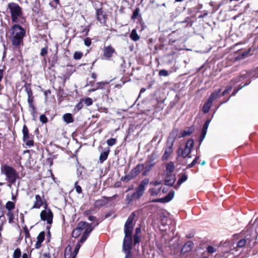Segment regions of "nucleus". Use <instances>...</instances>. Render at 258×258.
<instances>
[{"label":"nucleus","mask_w":258,"mask_h":258,"mask_svg":"<svg viewBox=\"0 0 258 258\" xmlns=\"http://www.w3.org/2000/svg\"><path fill=\"white\" fill-rule=\"evenodd\" d=\"M134 216L131 215L124 225L125 237L123 242V250L125 253V258H131V257L132 233L134 227Z\"/></svg>","instance_id":"1"},{"label":"nucleus","mask_w":258,"mask_h":258,"mask_svg":"<svg viewBox=\"0 0 258 258\" xmlns=\"http://www.w3.org/2000/svg\"><path fill=\"white\" fill-rule=\"evenodd\" d=\"M98 224V222L91 224H88L86 222H80L78 223L77 227L73 230L72 236L75 238L78 237L83 230H84V234L81 238L80 242H84L87 238L89 233Z\"/></svg>","instance_id":"2"},{"label":"nucleus","mask_w":258,"mask_h":258,"mask_svg":"<svg viewBox=\"0 0 258 258\" xmlns=\"http://www.w3.org/2000/svg\"><path fill=\"white\" fill-rule=\"evenodd\" d=\"M9 37L13 45L19 46L25 35V30L18 25H14L9 30Z\"/></svg>","instance_id":"3"},{"label":"nucleus","mask_w":258,"mask_h":258,"mask_svg":"<svg viewBox=\"0 0 258 258\" xmlns=\"http://www.w3.org/2000/svg\"><path fill=\"white\" fill-rule=\"evenodd\" d=\"M1 171L2 174L5 175L6 180L9 183L8 186L10 188H12V184L14 183L17 179L20 178L19 175L16 170L6 164L2 165Z\"/></svg>","instance_id":"4"},{"label":"nucleus","mask_w":258,"mask_h":258,"mask_svg":"<svg viewBox=\"0 0 258 258\" xmlns=\"http://www.w3.org/2000/svg\"><path fill=\"white\" fill-rule=\"evenodd\" d=\"M161 184V181L158 180H155L150 182V187L148 192L151 196L156 197L161 195L162 191Z\"/></svg>","instance_id":"5"},{"label":"nucleus","mask_w":258,"mask_h":258,"mask_svg":"<svg viewBox=\"0 0 258 258\" xmlns=\"http://www.w3.org/2000/svg\"><path fill=\"white\" fill-rule=\"evenodd\" d=\"M194 144V141L193 140L190 139L188 140L186 143L184 149L182 148H179L178 149L177 152L178 156H181L184 158L186 157L189 158H191L190 153L192 148H193Z\"/></svg>","instance_id":"6"},{"label":"nucleus","mask_w":258,"mask_h":258,"mask_svg":"<svg viewBox=\"0 0 258 258\" xmlns=\"http://www.w3.org/2000/svg\"><path fill=\"white\" fill-rule=\"evenodd\" d=\"M12 20L13 22H18L19 18L21 17L22 11L19 5L15 3H11L9 5Z\"/></svg>","instance_id":"7"},{"label":"nucleus","mask_w":258,"mask_h":258,"mask_svg":"<svg viewBox=\"0 0 258 258\" xmlns=\"http://www.w3.org/2000/svg\"><path fill=\"white\" fill-rule=\"evenodd\" d=\"M44 209L40 213V218L42 221H46L48 224H51L52 222L53 219V213L51 211L47 208L46 207H44Z\"/></svg>","instance_id":"8"},{"label":"nucleus","mask_w":258,"mask_h":258,"mask_svg":"<svg viewBox=\"0 0 258 258\" xmlns=\"http://www.w3.org/2000/svg\"><path fill=\"white\" fill-rule=\"evenodd\" d=\"M148 183L149 180L148 179L143 180L137 188L136 191L133 195V198H140L143 195L145 187Z\"/></svg>","instance_id":"9"},{"label":"nucleus","mask_w":258,"mask_h":258,"mask_svg":"<svg viewBox=\"0 0 258 258\" xmlns=\"http://www.w3.org/2000/svg\"><path fill=\"white\" fill-rule=\"evenodd\" d=\"M22 132L23 134V141L26 143L27 146L29 147L32 146L33 145V141L30 139L28 129L26 125H24Z\"/></svg>","instance_id":"10"},{"label":"nucleus","mask_w":258,"mask_h":258,"mask_svg":"<svg viewBox=\"0 0 258 258\" xmlns=\"http://www.w3.org/2000/svg\"><path fill=\"white\" fill-rule=\"evenodd\" d=\"M43 205L44 207L47 206L45 202L42 199V198L39 195H36L35 196V201H34V205L32 208L39 209Z\"/></svg>","instance_id":"11"},{"label":"nucleus","mask_w":258,"mask_h":258,"mask_svg":"<svg viewBox=\"0 0 258 258\" xmlns=\"http://www.w3.org/2000/svg\"><path fill=\"white\" fill-rule=\"evenodd\" d=\"M174 192L173 191H170L169 194L163 198L158 199L154 200L155 202H160V203H167L170 201L174 197Z\"/></svg>","instance_id":"12"},{"label":"nucleus","mask_w":258,"mask_h":258,"mask_svg":"<svg viewBox=\"0 0 258 258\" xmlns=\"http://www.w3.org/2000/svg\"><path fill=\"white\" fill-rule=\"evenodd\" d=\"M175 181V177L173 174H165V184L172 186Z\"/></svg>","instance_id":"13"},{"label":"nucleus","mask_w":258,"mask_h":258,"mask_svg":"<svg viewBox=\"0 0 258 258\" xmlns=\"http://www.w3.org/2000/svg\"><path fill=\"white\" fill-rule=\"evenodd\" d=\"M104 56L107 58L111 57L115 53V49L111 46H108L104 48Z\"/></svg>","instance_id":"14"},{"label":"nucleus","mask_w":258,"mask_h":258,"mask_svg":"<svg viewBox=\"0 0 258 258\" xmlns=\"http://www.w3.org/2000/svg\"><path fill=\"white\" fill-rule=\"evenodd\" d=\"M173 150L172 146L170 145L167 147L164 151V153L162 156V159L163 160H166L168 159L171 153H172Z\"/></svg>","instance_id":"15"},{"label":"nucleus","mask_w":258,"mask_h":258,"mask_svg":"<svg viewBox=\"0 0 258 258\" xmlns=\"http://www.w3.org/2000/svg\"><path fill=\"white\" fill-rule=\"evenodd\" d=\"M193 247V243L191 241L187 242L183 246L181 251L183 253H186L190 251Z\"/></svg>","instance_id":"16"},{"label":"nucleus","mask_w":258,"mask_h":258,"mask_svg":"<svg viewBox=\"0 0 258 258\" xmlns=\"http://www.w3.org/2000/svg\"><path fill=\"white\" fill-rule=\"evenodd\" d=\"M220 93H221V90L218 89L214 91L209 97L208 99L210 101H211V102H213V101L218 98L219 96H220Z\"/></svg>","instance_id":"17"},{"label":"nucleus","mask_w":258,"mask_h":258,"mask_svg":"<svg viewBox=\"0 0 258 258\" xmlns=\"http://www.w3.org/2000/svg\"><path fill=\"white\" fill-rule=\"evenodd\" d=\"M174 170V166L172 162L168 163L166 166L165 174H172Z\"/></svg>","instance_id":"18"},{"label":"nucleus","mask_w":258,"mask_h":258,"mask_svg":"<svg viewBox=\"0 0 258 258\" xmlns=\"http://www.w3.org/2000/svg\"><path fill=\"white\" fill-rule=\"evenodd\" d=\"M212 102L208 99L207 101L205 103L203 107V110L205 113H207L211 106Z\"/></svg>","instance_id":"19"},{"label":"nucleus","mask_w":258,"mask_h":258,"mask_svg":"<svg viewBox=\"0 0 258 258\" xmlns=\"http://www.w3.org/2000/svg\"><path fill=\"white\" fill-rule=\"evenodd\" d=\"M154 166V164L152 162L148 163L145 167L144 166V171L143 173V175H146L149 172Z\"/></svg>","instance_id":"20"},{"label":"nucleus","mask_w":258,"mask_h":258,"mask_svg":"<svg viewBox=\"0 0 258 258\" xmlns=\"http://www.w3.org/2000/svg\"><path fill=\"white\" fill-rule=\"evenodd\" d=\"M187 179V177L186 175L183 174L181 175V177L177 181V184L175 185V187L177 188L179 187V186L184 182H185Z\"/></svg>","instance_id":"21"},{"label":"nucleus","mask_w":258,"mask_h":258,"mask_svg":"<svg viewBox=\"0 0 258 258\" xmlns=\"http://www.w3.org/2000/svg\"><path fill=\"white\" fill-rule=\"evenodd\" d=\"M63 120L67 123H71L73 122L72 115L70 113H66L63 116Z\"/></svg>","instance_id":"22"},{"label":"nucleus","mask_w":258,"mask_h":258,"mask_svg":"<svg viewBox=\"0 0 258 258\" xmlns=\"http://www.w3.org/2000/svg\"><path fill=\"white\" fill-rule=\"evenodd\" d=\"M131 38L134 41H137L139 40L140 36L137 33V31L135 29H133L132 31V32L130 35Z\"/></svg>","instance_id":"23"},{"label":"nucleus","mask_w":258,"mask_h":258,"mask_svg":"<svg viewBox=\"0 0 258 258\" xmlns=\"http://www.w3.org/2000/svg\"><path fill=\"white\" fill-rule=\"evenodd\" d=\"M65 258H72V248L70 246L66 247L64 253Z\"/></svg>","instance_id":"24"},{"label":"nucleus","mask_w":258,"mask_h":258,"mask_svg":"<svg viewBox=\"0 0 258 258\" xmlns=\"http://www.w3.org/2000/svg\"><path fill=\"white\" fill-rule=\"evenodd\" d=\"M15 207V204L13 202L8 201L6 204V208L8 210V211H12Z\"/></svg>","instance_id":"25"},{"label":"nucleus","mask_w":258,"mask_h":258,"mask_svg":"<svg viewBox=\"0 0 258 258\" xmlns=\"http://www.w3.org/2000/svg\"><path fill=\"white\" fill-rule=\"evenodd\" d=\"M108 154V152H104L100 154L99 160L101 163L107 159Z\"/></svg>","instance_id":"26"},{"label":"nucleus","mask_w":258,"mask_h":258,"mask_svg":"<svg viewBox=\"0 0 258 258\" xmlns=\"http://www.w3.org/2000/svg\"><path fill=\"white\" fill-rule=\"evenodd\" d=\"M210 122V120H207L206 122V123H205V125H204V127L203 128L202 134L203 135L204 137H205V136L206 134V132H207L208 128L209 127Z\"/></svg>","instance_id":"27"},{"label":"nucleus","mask_w":258,"mask_h":258,"mask_svg":"<svg viewBox=\"0 0 258 258\" xmlns=\"http://www.w3.org/2000/svg\"><path fill=\"white\" fill-rule=\"evenodd\" d=\"M7 217L9 220V222L10 223H13V220L14 219V216L12 211H8L7 213Z\"/></svg>","instance_id":"28"},{"label":"nucleus","mask_w":258,"mask_h":258,"mask_svg":"<svg viewBox=\"0 0 258 258\" xmlns=\"http://www.w3.org/2000/svg\"><path fill=\"white\" fill-rule=\"evenodd\" d=\"M96 14L98 20L102 22V20L104 18L103 15H102V11L101 10H98L97 11Z\"/></svg>","instance_id":"29"},{"label":"nucleus","mask_w":258,"mask_h":258,"mask_svg":"<svg viewBox=\"0 0 258 258\" xmlns=\"http://www.w3.org/2000/svg\"><path fill=\"white\" fill-rule=\"evenodd\" d=\"M21 252L19 248H17L14 252L13 258H20Z\"/></svg>","instance_id":"30"},{"label":"nucleus","mask_w":258,"mask_h":258,"mask_svg":"<svg viewBox=\"0 0 258 258\" xmlns=\"http://www.w3.org/2000/svg\"><path fill=\"white\" fill-rule=\"evenodd\" d=\"M80 247H81V245L80 244H77L74 252L72 253V258L76 257V255L78 254V251H79Z\"/></svg>","instance_id":"31"},{"label":"nucleus","mask_w":258,"mask_h":258,"mask_svg":"<svg viewBox=\"0 0 258 258\" xmlns=\"http://www.w3.org/2000/svg\"><path fill=\"white\" fill-rule=\"evenodd\" d=\"M143 169L144 170V165L143 164H139V165H138L136 168H135V169H134L133 171L135 172L139 173Z\"/></svg>","instance_id":"32"},{"label":"nucleus","mask_w":258,"mask_h":258,"mask_svg":"<svg viewBox=\"0 0 258 258\" xmlns=\"http://www.w3.org/2000/svg\"><path fill=\"white\" fill-rule=\"evenodd\" d=\"M45 234L44 232H40L37 237V241L42 242L44 239Z\"/></svg>","instance_id":"33"},{"label":"nucleus","mask_w":258,"mask_h":258,"mask_svg":"<svg viewBox=\"0 0 258 258\" xmlns=\"http://www.w3.org/2000/svg\"><path fill=\"white\" fill-rule=\"evenodd\" d=\"M5 222V217L2 215L0 216V231L3 229V226L4 223Z\"/></svg>","instance_id":"34"},{"label":"nucleus","mask_w":258,"mask_h":258,"mask_svg":"<svg viewBox=\"0 0 258 258\" xmlns=\"http://www.w3.org/2000/svg\"><path fill=\"white\" fill-rule=\"evenodd\" d=\"M246 244V240L245 239H241L240 240L237 244V246L238 247H243Z\"/></svg>","instance_id":"35"},{"label":"nucleus","mask_w":258,"mask_h":258,"mask_svg":"<svg viewBox=\"0 0 258 258\" xmlns=\"http://www.w3.org/2000/svg\"><path fill=\"white\" fill-rule=\"evenodd\" d=\"M83 56V53L81 52H75L74 55V58L75 59H80Z\"/></svg>","instance_id":"36"},{"label":"nucleus","mask_w":258,"mask_h":258,"mask_svg":"<svg viewBox=\"0 0 258 258\" xmlns=\"http://www.w3.org/2000/svg\"><path fill=\"white\" fill-rule=\"evenodd\" d=\"M116 143V139L111 138L107 141V144L108 146H111L114 145Z\"/></svg>","instance_id":"37"},{"label":"nucleus","mask_w":258,"mask_h":258,"mask_svg":"<svg viewBox=\"0 0 258 258\" xmlns=\"http://www.w3.org/2000/svg\"><path fill=\"white\" fill-rule=\"evenodd\" d=\"M83 101H84L87 106L91 105L93 103L92 99L89 97L85 98Z\"/></svg>","instance_id":"38"},{"label":"nucleus","mask_w":258,"mask_h":258,"mask_svg":"<svg viewBox=\"0 0 258 258\" xmlns=\"http://www.w3.org/2000/svg\"><path fill=\"white\" fill-rule=\"evenodd\" d=\"M207 250L209 253H213L217 251V248L212 246H209L207 247Z\"/></svg>","instance_id":"39"},{"label":"nucleus","mask_w":258,"mask_h":258,"mask_svg":"<svg viewBox=\"0 0 258 258\" xmlns=\"http://www.w3.org/2000/svg\"><path fill=\"white\" fill-rule=\"evenodd\" d=\"M40 120L43 123H46L47 122V118L45 115L42 114L40 116Z\"/></svg>","instance_id":"40"},{"label":"nucleus","mask_w":258,"mask_h":258,"mask_svg":"<svg viewBox=\"0 0 258 258\" xmlns=\"http://www.w3.org/2000/svg\"><path fill=\"white\" fill-rule=\"evenodd\" d=\"M159 75L162 76H167L168 75V73L165 70H161L159 71Z\"/></svg>","instance_id":"41"},{"label":"nucleus","mask_w":258,"mask_h":258,"mask_svg":"<svg viewBox=\"0 0 258 258\" xmlns=\"http://www.w3.org/2000/svg\"><path fill=\"white\" fill-rule=\"evenodd\" d=\"M139 13V9H136L135 11L134 12L133 15L132 16V18L133 19H135L138 16Z\"/></svg>","instance_id":"42"},{"label":"nucleus","mask_w":258,"mask_h":258,"mask_svg":"<svg viewBox=\"0 0 258 258\" xmlns=\"http://www.w3.org/2000/svg\"><path fill=\"white\" fill-rule=\"evenodd\" d=\"M83 100H81L76 106V108L78 110H80L83 107L82 101Z\"/></svg>","instance_id":"43"},{"label":"nucleus","mask_w":258,"mask_h":258,"mask_svg":"<svg viewBox=\"0 0 258 258\" xmlns=\"http://www.w3.org/2000/svg\"><path fill=\"white\" fill-rule=\"evenodd\" d=\"M75 188H76V191L78 194H80V193L82 192V188H81V187L80 186L77 185V183H76Z\"/></svg>","instance_id":"44"},{"label":"nucleus","mask_w":258,"mask_h":258,"mask_svg":"<svg viewBox=\"0 0 258 258\" xmlns=\"http://www.w3.org/2000/svg\"><path fill=\"white\" fill-rule=\"evenodd\" d=\"M104 83H99L97 84V87L96 89H93L92 90V91H95L96 89H99V88H103V86L104 85Z\"/></svg>","instance_id":"45"},{"label":"nucleus","mask_w":258,"mask_h":258,"mask_svg":"<svg viewBox=\"0 0 258 258\" xmlns=\"http://www.w3.org/2000/svg\"><path fill=\"white\" fill-rule=\"evenodd\" d=\"M84 43L87 46H89L91 44V41L89 38H86L84 40Z\"/></svg>","instance_id":"46"},{"label":"nucleus","mask_w":258,"mask_h":258,"mask_svg":"<svg viewBox=\"0 0 258 258\" xmlns=\"http://www.w3.org/2000/svg\"><path fill=\"white\" fill-rule=\"evenodd\" d=\"M47 52V49L46 48H43L41 49V55L42 56L45 55Z\"/></svg>","instance_id":"47"},{"label":"nucleus","mask_w":258,"mask_h":258,"mask_svg":"<svg viewBox=\"0 0 258 258\" xmlns=\"http://www.w3.org/2000/svg\"><path fill=\"white\" fill-rule=\"evenodd\" d=\"M24 233L25 234L26 237H29V232L28 228L25 226L24 228Z\"/></svg>","instance_id":"48"},{"label":"nucleus","mask_w":258,"mask_h":258,"mask_svg":"<svg viewBox=\"0 0 258 258\" xmlns=\"http://www.w3.org/2000/svg\"><path fill=\"white\" fill-rule=\"evenodd\" d=\"M139 242V236L138 235H135L134 236V242L135 244H136Z\"/></svg>","instance_id":"49"},{"label":"nucleus","mask_w":258,"mask_h":258,"mask_svg":"<svg viewBox=\"0 0 258 258\" xmlns=\"http://www.w3.org/2000/svg\"><path fill=\"white\" fill-rule=\"evenodd\" d=\"M41 243H42L41 242L37 241V242L35 244V248H40L41 246Z\"/></svg>","instance_id":"50"},{"label":"nucleus","mask_w":258,"mask_h":258,"mask_svg":"<svg viewBox=\"0 0 258 258\" xmlns=\"http://www.w3.org/2000/svg\"><path fill=\"white\" fill-rule=\"evenodd\" d=\"M231 89V87H228L227 89H225L223 93H222V95H225L227 93H228L230 90Z\"/></svg>","instance_id":"51"},{"label":"nucleus","mask_w":258,"mask_h":258,"mask_svg":"<svg viewBox=\"0 0 258 258\" xmlns=\"http://www.w3.org/2000/svg\"><path fill=\"white\" fill-rule=\"evenodd\" d=\"M141 228H137L136 229V235H138V234L140 233L141 232Z\"/></svg>","instance_id":"52"},{"label":"nucleus","mask_w":258,"mask_h":258,"mask_svg":"<svg viewBox=\"0 0 258 258\" xmlns=\"http://www.w3.org/2000/svg\"><path fill=\"white\" fill-rule=\"evenodd\" d=\"M199 158V156L196 157L194 160L192 162V164H195L197 162V161H198V159Z\"/></svg>","instance_id":"53"},{"label":"nucleus","mask_w":258,"mask_h":258,"mask_svg":"<svg viewBox=\"0 0 258 258\" xmlns=\"http://www.w3.org/2000/svg\"><path fill=\"white\" fill-rule=\"evenodd\" d=\"M95 219H96L95 217L94 216H90L89 217V219L90 221H94L95 220Z\"/></svg>","instance_id":"54"},{"label":"nucleus","mask_w":258,"mask_h":258,"mask_svg":"<svg viewBox=\"0 0 258 258\" xmlns=\"http://www.w3.org/2000/svg\"><path fill=\"white\" fill-rule=\"evenodd\" d=\"M22 258H28L27 254L24 253L22 255Z\"/></svg>","instance_id":"55"},{"label":"nucleus","mask_w":258,"mask_h":258,"mask_svg":"<svg viewBox=\"0 0 258 258\" xmlns=\"http://www.w3.org/2000/svg\"><path fill=\"white\" fill-rule=\"evenodd\" d=\"M91 76L94 79L96 78V75L95 73H92Z\"/></svg>","instance_id":"56"},{"label":"nucleus","mask_w":258,"mask_h":258,"mask_svg":"<svg viewBox=\"0 0 258 258\" xmlns=\"http://www.w3.org/2000/svg\"><path fill=\"white\" fill-rule=\"evenodd\" d=\"M188 134H189L187 132L185 131V132H183L182 136H186V135H187Z\"/></svg>","instance_id":"57"},{"label":"nucleus","mask_w":258,"mask_h":258,"mask_svg":"<svg viewBox=\"0 0 258 258\" xmlns=\"http://www.w3.org/2000/svg\"><path fill=\"white\" fill-rule=\"evenodd\" d=\"M194 165V164H192V163L191 162L190 164H189L188 165V167L190 168V167H192Z\"/></svg>","instance_id":"58"},{"label":"nucleus","mask_w":258,"mask_h":258,"mask_svg":"<svg viewBox=\"0 0 258 258\" xmlns=\"http://www.w3.org/2000/svg\"><path fill=\"white\" fill-rule=\"evenodd\" d=\"M12 200L15 201L16 200V197L12 195Z\"/></svg>","instance_id":"59"},{"label":"nucleus","mask_w":258,"mask_h":258,"mask_svg":"<svg viewBox=\"0 0 258 258\" xmlns=\"http://www.w3.org/2000/svg\"><path fill=\"white\" fill-rule=\"evenodd\" d=\"M205 164H206V162H205V161H203L201 163V165H204Z\"/></svg>","instance_id":"60"},{"label":"nucleus","mask_w":258,"mask_h":258,"mask_svg":"<svg viewBox=\"0 0 258 258\" xmlns=\"http://www.w3.org/2000/svg\"><path fill=\"white\" fill-rule=\"evenodd\" d=\"M56 4H58L59 3V0H54Z\"/></svg>","instance_id":"61"},{"label":"nucleus","mask_w":258,"mask_h":258,"mask_svg":"<svg viewBox=\"0 0 258 258\" xmlns=\"http://www.w3.org/2000/svg\"><path fill=\"white\" fill-rule=\"evenodd\" d=\"M183 0H175V2H181Z\"/></svg>","instance_id":"62"},{"label":"nucleus","mask_w":258,"mask_h":258,"mask_svg":"<svg viewBox=\"0 0 258 258\" xmlns=\"http://www.w3.org/2000/svg\"><path fill=\"white\" fill-rule=\"evenodd\" d=\"M4 183L3 182H0V186L3 185Z\"/></svg>","instance_id":"63"},{"label":"nucleus","mask_w":258,"mask_h":258,"mask_svg":"<svg viewBox=\"0 0 258 258\" xmlns=\"http://www.w3.org/2000/svg\"><path fill=\"white\" fill-rule=\"evenodd\" d=\"M28 101L30 102H31V100L29 99Z\"/></svg>","instance_id":"64"}]
</instances>
